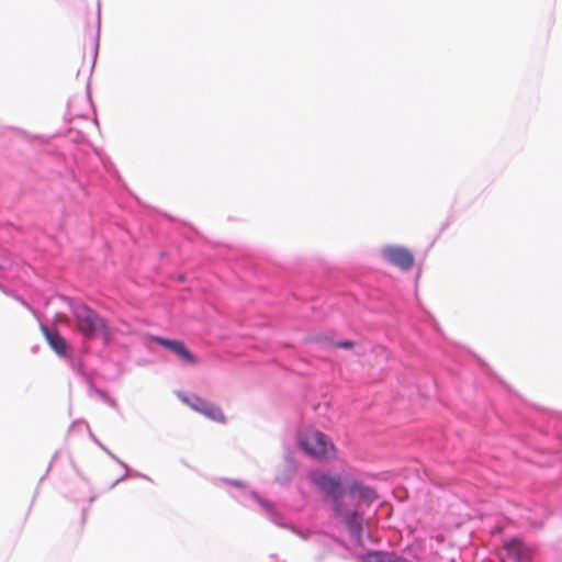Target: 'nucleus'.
Instances as JSON below:
<instances>
[{
	"instance_id": "f03ea898",
	"label": "nucleus",
	"mask_w": 562,
	"mask_h": 562,
	"mask_svg": "<svg viewBox=\"0 0 562 562\" xmlns=\"http://www.w3.org/2000/svg\"><path fill=\"white\" fill-rule=\"evenodd\" d=\"M72 314L78 329L85 337L92 339L101 335L106 342L110 340L111 329L97 312L85 304H77L72 308Z\"/></svg>"
},
{
	"instance_id": "9d476101",
	"label": "nucleus",
	"mask_w": 562,
	"mask_h": 562,
	"mask_svg": "<svg viewBox=\"0 0 562 562\" xmlns=\"http://www.w3.org/2000/svg\"><path fill=\"white\" fill-rule=\"evenodd\" d=\"M202 415H204L209 419L220 423V424L226 423V417H225L223 411L221 409V407H218L212 403H210V405L206 407L205 412Z\"/></svg>"
},
{
	"instance_id": "f257e3e1",
	"label": "nucleus",
	"mask_w": 562,
	"mask_h": 562,
	"mask_svg": "<svg viewBox=\"0 0 562 562\" xmlns=\"http://www.w3.org/2000/svg\"><path fill=\"white\" fill-rule=\"evenodd\" d=\"M311 482L316 486L324 499L330 504L334 513H342L346 501V491L342 487L341 476L327 471H313Z\"/></svg>"
},
{
	"instance_id": "423d86ee",
	"label": "nucleus",
	"mask_w": 562,
	"mask_h": 562,
	"mask_svg": "<svg viewBox=\"0 0 562 562\" xmlns=\"http://www.w3.org/2000/svg\"><path fill=\"white\" fill-rule=\"evenodd\" d=\"M345 491L346 502H348V499H355L357 502L372 503L376 499L375 491L359 480L348 481Z\"/></svg>"
},
{
	"instance_id": "2eb2a0df",
	"label": "nucleus",
	"mask_w": 562,
	"mask_h": 562,
	"mask_svg": "<svg viewBox=\"0 0 562 562\" xmlns=\"http://www.w3.org/2000/svg\"><path fill=\"white\" fill-rule=\"evenodd\" d=\"M390 562H411V561L406 560L405 558H402V557H398V555L392 553Z\"/></svg>"
},
{
	"instance_id": "6e6552de",
	"label": "nucleus",
	"mask_w": 562,
	"mask_h": 562,
	"mask_svg": "<svg viewBox=\"0 0 562 562\" xmlns=\"http://www.w3.org/2000/svg\"><path fill=\"white\" fill-rule=\"evenodd\" d=\"M41 329L48 345L58 356L66 357L69 353L68 342L57 330H50L45 326H42Z\"/></svg>"
},
{
	"instance_id": "1a4fd4ad",
	"label": "nucleus",
	"mask_w": 562,
	"mask_h": 562,
	"mask_svg": "<svg viewBox=\"0 0 562 562\" xmlns=\"http://www.w3.org/2000/svg\"><path fill=\"white\" fill-rule=\"evenodd\" d=\"M335 515L342 519L352 533H359L361 531L362 516L357 510L350 508L349 502L345 501L344 512L335 513Z\"/></svg>"
},
{
	"instance_id": "7ed1b4c3",
	"label": "nucleus",
	"mask_w": 562,
	"mask_h": 562,
	"mask_svg": "<svg viewBox=\"0 0 562 562\" xmlns=\"http://www.w3.org/2000/svg\"><path fill=\"white\" fill-rule=\"evenodd\" d=\"M300 446L307 454L317 460H329L336 456V448L331 440L316 429L306 430L300 438Z\"/></svg>"
},
{
	"instance_id": "39448f33",
	"label": "nucleus",
	"mask_w": 562,
	"mask_h": 562,
	"mask_svg": "<svg viewBox=\"0 0 562 562\" xmlns=\"http://www.w3.org/2000/svg\"><path fill=\"white\" fill-rule=\"evenodd\" d=\"M153 340L158 342L160 346L169 349L184 363L190 366L198 364V358L186 347L183 341L172 340L160 336H154Z\"/></svg>"
},
{
	"instance_id": "20e7f679",
	"label": "nucleus",
	"mask_w": 562,
	"mask_h": 562,
	"mask_svg": "<svg viewBox=\"0 0 562 562\" xmlns=\"http://www.w3.org/2000/svg\"><path fill=\"white\" fill-rule=\"evenodd\" d=\"M382 255L386 261L402 270H409L415 262L414 255L400 246H387L383 248Z\"/></svg>"
},
{
	"instance_id": "4468645a",
	"label": "nucleus",
	"mask_w": 562,
	"mask_h": 562,
	"mask_svg": "<svg viewBox=\"0 0 562 562\" xmlns=\"http://www.w3.org/2000/svg\"><path fill=\"white\" fill-rule=\"evenodd\" d=\"M315 340L318 342L330 345V346H333V342H335L334 340H330L329 338L324 337V336L316 337Z\"/></svg>"
},
{
	"instance_id": "f8f14e48",
	"label": "nucleus",
	"mask_w": 562,
	"mask_h": 562,
	"mask_svg": "<svg viewBox=\"0 0 562 562\" xmlns=\"http://www.w3.org/2000/svg\"><path fill=\"white\" fill-rule=\"evenodd\" d=\"M184 402L190 406L191 409L200 414H203L206 407L210 405V402L199 396H194L191 401L184 398Z\"/></svg>"
},
{
	"instance_id": "ddd939ff",
	"label": "nucleus",
	"mask_w": 562,
	"mask_h": 562,
	"mask_svg": "<svg viewBox=\"0 0 562 562\" xmlns=\"http://www.w3.org/2000/svg\"><path fill=\"white\" fill-rule=\"evenodd\" d=\"M355 341L352 340H344V341H336L333 342V347L335 348H342V349H351L355 347Z\"/></svg>"
},
{
	"instance_id": "0eeeda50",
	"label": "nucleus",
	"mask_w": 562,
	"mask_h": 562,
	"mask_svg": "<svg viewBox=\"0 0 562 562\" xmlns=\"http://www.w3.org/2000/svg\"><path fill=\"white\" fill-rule=\"evenodd\" d=\"M502 562H531L529 551L522 547L519 541L513 540L508 542L499 553Z\"/></svg>"
},
{
	"instance_id": "9b49d317",
	"label": "nucleus",
	"mask_w": 562,
	"mask_h": 562,
	"mask_svg": "<svg viewBox=\"0 0 562 562\" xmlns=\"http://www.w3.org/2000/svg\"><path fill=\"white\" fill-rule=\"evenodd\" d=\"M392 553L371 551L361 557V562H390Z\"/></svg>"
}]
</instances>
